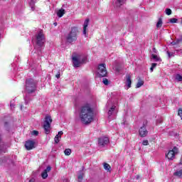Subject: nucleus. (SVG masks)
Wrapping results in <instances>:
<instances>
[{
  "label": "nucleus",
  "mask_w": 182,
  "mask_h": 182,
  "mask_svg": "<svg viewBox=\"0 0 182 182\" xmlns=\"http://www.w3.org/2000/svg\"><path fill=\"white\" fill-rule=\"evenodd\" d=\"M95 113L90 105L85 104L80 108V119L82 124H90L93 122Z\"/></svg>",
  "instance_id": "f257e3e1"
},
{
  "label": "nucleus",
  "mask_w": 182,
  "mask_h": 182,
  "mask_svg": "<svg viewBox=\"0 0 182 182\" xmlns=\"http://www.w3.org/2000/svg\"><path fill=\"white\" fill-rule=\"evenodd\" d=\"M45 42H46V40L45 38V34H43V30H40L39 32L36 34V43L37 46H38L40 52H42L41 48L45 46Z\"/></svg>",
  "instance_id": "f03ea898"
},
{
  "label": "nucleus",
  "mask_w": 182,
  "mask_h": 182,
  "mask_svg": "<svg viewBox=\"0 0 182 182\" xmlns=\"http://www.w3.org/2000/svg\"><path fill=\"white\" fill-rule=\"evenodd\" d=\"M37 83L38 82H36L32 78H29L26 80V90L28 92V95H31V93H34V92H36Z\"/></svg>",
  "instance_id": "7ed1b4c3"
},
{
  "label": "nucleus",
  "mask_w": 182,
  "mask_h": 182,
  "mask_svg": "<svg viewBox=\"0 0 182 182\" xmlns=\"http://www.w3.org/2000/svg\"><path fill=\"white\" fill-rule=\"evenodd\" d=\"M77 27H72L70 33L66 36V41L68 43H73L77 41Z\"/></svg>",
  "instance_id": "20e7f679"
},
{
  "label": "nucleus",
  "mask_w": 182,
  "mask_h": 182,
  "mask_svg": "<svg viewBox=\"0 0 182 182\" xmlns=\"http://www.w3.org/2000/svg\"><path fill=\"white\" fill-rule=\"evenodd\" d=\"M52 117L49 114L46 115L44 124L43 126L46 134H49V133H50V124H52Z\"/></svg>",
  "instance_id": "39448f33"
},
{
  "label": "nucleus",
  "mask_w": 182,
  "mask_h": 182,
  "mask_svg": "<svg viewBox=\"0 0 182 182\" xmlns=\"http://www.w3.org/2000/svg\"><path fill=\"white\" fill-rule=\"evenodd\" d=\"M97 72L99 77H106V76H107V70H106V64H100L98 65Z\"/></svg>",
  "instance_id": "423d86ee"
},
{
  "label": "nucleus",
  "mask_w": 182,
  "mask_h": 182,
  "mask_svg": "<svg viewBox=\"0 0 182 182\" xmlns=\"http://www.w3.org/2000/svg\"><path fill=\"white\" fill-rule=\"evenodd\" d=\"M9 147H11L9 143L5 142L4 141L0 142V156H2V154H5V153H7Z\"/></svg>",
  "instance_id": "0eeeda50"
},
{
  "label": "nucleus",
  "mask_w": 182,
  "mask_h": 182,
  "mask_svg": "<svg viewBox=\"0 0 182 182\" xmlns=\"http://www.w3.org/2000/svg\"><path fill=\"white\" fill-rule=\"evenodd\" d=\"M177 153H178V149L177 146H175L172 150H170L168 152L166 157L168 159V160H173L174 157H176V154H177Z\"/></svg>",
  "instance_id": "6e6552de"
},
{
  "label": "nucleus",
  "mask_w": 182,
  "mask_h": 182,
  "mask_svg": "<svg viewBox=\"0 0 182 182\" xmlns=\"http://www.w3.org/2000/svg\"><path fill=\"white\" fill-rule=\"evenodd\" d=\"M106 144H109V138L108 137H100L98 139V146L100 147H105Z\"/></svg>",
  "instance_id": "1a4fd4ad"
},
{
  "label": "nucleus",
  "mask_w": 182,
  "mask_h": 182,
  "mask_svg": "<svg viewBox=\"0 0 182 182\" xmlns=\"http://www.w3.org/2000/svg\"><path fill=\"white\" fill-rule=\"evenodd\" d=\"M25 147L26 150H32V149H35V141L28 139L25 143Z\"/></svg>",
  "instance_id": "9d476101"
},
{
  "label": "nucleus",
  "mask_w": 182,
  "mask_h": 182,
  "mask_svg": "<svg viewBox=\"0 0 182 182\" xmlns=\"http://www.w3.org/2000/svg\"><path fill=\"white\" fill-rule=\"evenodd\" d=\"M73 65L74 68H79L80 65H82L80 63V57H79V55L73 57Z\"/></svg>",
  "instance_id": "9b49d317"
},
{
  "label": "nucleus",
  "mask_w": 182,
  "mask_h": 182,
  "mask_svg": "<svg viewBox=\"0 0 182 182\" xmlns=\"http://www.w3.org/2000/svg\"><path fill=\"white\" fill-rule=\"evenodd\" d=\"M139 133L141 137H146V136L149 134V131H147V129H146V126L144 124L139 128Z\"/></svg>",
  "instance_id": "f8f14e48"
},
{
  "label": "nucleus",
  "mask_w": 182,
  "mask_h": 182,
  "mask_svg": "<svg viewBox=\"0 0 182 182\" xmlns=\"http://www.w3.org/2000/svg\"><path fill=\"white\" fill-rule=\"evenodd\" d=\"M89 22H90V20L89 18H87L84 21L83 31H82L83 35H86V29H87V26H89Z\"/></svg>",
  "instance_id": "ddd939ff"
},
{
  "label": "nucleus",
  "mask_w": 182,
  "mask_h": 182,
  "mask_svg": "<svg viewBox=\"0 0 182 182\" xmlns=\"http://www.w3.org/2000/svg\"><path fill=\"white\" fill-rule=\"evenodd\" d=\"M83 170H85V166H82V170L79 171L77 178L78 182H82V180H83V177L85 176V173L83 172Z\"/></svg>",
  "instance_id": "4468645a"
},
{
  "label": "nucleus",
  "mask_w": 182,
  "mask_h": 182,
  "mask_svg": "<svg viewBox=\"0 0 182 182\" xmlns=\"http://www.w3.org/2000/svg\"><path fill=\"white\" fill-rule=\"evenodd\" d=\"M125 85L127 86V89H130V87H132V77H130V75H127Z\"/></svg>",
  "instance_id": "2eb2a0df"
},
{
  "label": "nucleus",
  "mask_w": 182,
  "mask_h": 182,
  "mask_svg": "<svg viewBox=\"0 0 182 182\" xmlns=\"http://www.w3.org/2000/svg\"><path fill=\"white\" fill-rule=\"evenodd\" d=\"M126 1L127 0H117L115 1V6H117V8H120L122 5H124V4H126Z\"/></svg>",
  "instance_id": "dca6fc26"
},
{
  "label": "nucleus",
  "mask_w": 182,
  "mask_h": 182,
  "mask_svg": "<svg viewBox=\"0 0 182 182\" xmlns=\"http://www.w3.org/2000/svg\"><path fill=\"white\" fill-rule=\"evenodd\" d=\"M114 112H116V106L114 105V106L111 107L108 111L109 117H110V116H112V114H114Z\"/></svg>",
  "instance_id": "f3484780"
},
{
  "label": "nucleus",
  "mask_w": 182,
  "mask_h": 182,
  "mask_svg": "<svg viewBox=\"0 0 182 182\" xmlns=\"http://www.w3.org/2000/svg\"><path fill=\"white\" fill-rule=\"evenodd\" d=\"M29 5L31 8V11H35V4H36V0H29Z\"/></svg>",
  "instance_id": "a211bd4d"
},
{
  "label": "nucleus",
  "mask_w": 182,
  "mask_h": 182,
  "mask_svg": "<svg viewBox=\"0 0 182 182\" xmlns=\"http://www.w3.org/2000/svg\"><path fill=\"white\" fill-rule=\"evenodd\" d=\"M64 14H65V11L63 9H60L57 11V16H58V18H62Z\"/></svg>",
  "instance_id": "6ab92c4d"
},
{
  "label": "nucleus",
  "mask_w": 182,
  "mask_h": 182,
  "mask_svg": "<svg viewBox=\"0 0 182 182\" xmlns=\"http://www.w3.org/2000/svg\"><path fill=\"white\" fill-rule=\"evenodd\" d=\"M162 26H163V19L161 18H159L156 23V28L157 29H160V28H161Z\"/></svg>",
  "instance_id": "aec40b11"
},
{
  "label": "nucleus",
  "mask_w": 182,
  "mask_h": 182,
  "mask_svg": "<svg viewBox=\"0 0 182 182\" xmlns=\"http://www.w3.org/2000/svg\"><path fill=\"white\" fill-rule=\"evenodd\" d=\"M143 85H144V81L141 80V79L139 78L136 85V89H139V87H141Z\"/></svg>",
  "instance_id": "412c9836"
},
{
  "label": "nucleus",
  "mask_w": 182,
  "mask_h": 182,
  "mask_svg": "<svg viewBox=\"0 0 182 182\" xmlns=\"http://www.w3.org/2000/svg\"><path fill=\"white\" fill-rule=\"evenodd\" d=\"M151 59H154V60H155V62H159V61L161 60V58H160V57H159V56H157V55H154V54H151Z\"/></svg>",
  "instance_id": "4be33fe9"
},
{
  "label": "nucleus",
  "mask_w": 182,
  "mask_h": 182,
  "mask_svg": "<svg viewBox=\"0 0 182 182\" xmlns=\"http://www.w3.org/2000/svg\"><path fill=\"white\" fill-rule=\"evenodd\" d=\"M173 176L176 177H179V178H182V169L180 171H176L175 173H173Z\"/></svg>",
  "instance_id": "5701e85b"
},
{
  "label": "nucleus",
  "mask_w": 182,
  "mask_h": 182,
  "mask_svg": "<svg viewBox=\"0 0 182 182\" xmlns=\"http://www.w3.org/2000/svg\"><path fill=\"white\" fill-rule=\"evenodd\" d=\"M60 139H62V136H59V134H57L55 138H54V140H55V143L56 144H58V143H59V141H60Z\"/></svg>",
  "instance_id": "b1692460"
},
{
  "label": "nucleus",
  "mask_w": 182,
  "mask_h": 182,
  "mask_svg": "<svg viewBox=\"0 0 182 182\" xmlns=\"http://www.w3.org/2000/svg\"><path fill=\"white\" fill-rule=\"evenodd\" d=\"M64 153L65 156H70V154H72V150L70 149H66L64 151Z\"/></svg>",
  "instance_id": "393cba45"
},
{
  "label": "nucleus",
  "mask_w": 182,
  "mask_h": 182,
  "mask_svg": "<svg viewBox=\"0 0 182 182\" xmlns=\"http://www.w3.org/2000/svg\"><path fill=\"white\" fill-rule=\"evenodd\" d=\"M104 168H105V170H106L107 171H110V168H112L110 167V165H109V164L105 163V164H104Z\"/></svg>",
  "instance_id": "a878e982"
},
{
  "label": "nucleus",
  "mask_w": 182,
  "mask_h": 182,
  "mask_svg": "<svg viewBox=\"0 0 182 182\" xmlns=\"http://www.w3.org/2000/svg\"><path fill=\"white\" fill-rule=\"evenodd\" d=\"M176 80L178 81V82H182V75H180V74H176Z\"/></svg>",
  "instance_id": "bb28decb"
},
{
  "label": "nucleus",
  "mask_w": 182,
  "mask_h": 182,
  "mask_svg": "<svg viewBox=\"0 0 182 182\" xmlns=\"http://www.w3.org/2000/svg\"><path fill=\"white\" fill-rule=\"evenodd\" d=\"M6 161H8V158H6V156L0 158V164H2V163H6Z\"/></svg>",
  "instance_id": "cd10ccee"
},
{
  "label": "nucleus",
  "mask_w": 182,
  "mask_h": 182,
  "mask_svg": "<svg viewBox=\"0 0 182 182\" xmlns=\"http://www.w3.org/2000/svg\"><path fill=\"white\" fill-rule=\"evenodd\" d=\"M41 177L43 178V180H46V178H48V172L43 171V172L41 173Z\"/></svg>",
  "instance_id": "c85d7f7f"
},
{
  "label": "nucleus",
  "mask_w": 182,
  "mask_h": 182,
  "mask_svg": "<svg viewBox=\"0 0 182 182\" xmlns=\"http://www.w3.org/2000/svg\"><path fill=\"white\" fill-rule=\"evenodd\" d=\"M24 100H25L26 105H28V103H29V102H31V98H29L28 95H26V97H24Z\"/></svg>",
  "instance_id": "c756f323"
},
{
  "label": "nucleus",
  "mask_w": 182,
  "mask_h": 182,
  "mask_svg": "<svg viewBox=\"0 0 182 182\" xmlns=\"http://www.w3.org/2000/svg\"><path fill=\"white\" fill-rule=\"evenodd\" d=\"M178 19L173 18H170L168 20V21L170 22V23H177Z\"/></svg>",
  "instance_id": "7c9ffc66"
},
{
  "label": "nucleus",
  "mask_w": 182,
  "mask_h": 182,
  "mask_svg": "<svg viewBox=\"0 0 182 182\" xmlns=\"http://www.w3.org/2000/svg\"><path fill=\"white\" fill-rule=\"evenodd\" d=\"M165 13L166 15H171V14H173V11H171L170 9H166L165 10Z\"/></svg>",
  "instance_id": "2f4dec72"
},
{
  "label": "nucleus",
  "mask_w": 182,
  "mask_h": 182,
  "mask_svg": "<svg viewBox=\"0 0 182 182\" xmlns=\"http://www.w3.org/2000/svg\"><path fill=\"white\" fill-rule=\"evenodd\" d=\"M102 83H104V85L107 86V85H109V80H107V78H103Z\"/></svg>",
  "instance_id": "473e14b6"
},
{
  "label": "nucleus",
  "mask_w": 182,
  "mask_h": 182,
  "mask_svg": "<svg viewBox=\"0 0 182 182\" xmlns=\"http://www.w3.org/2000/svg\"><path fill=\"white\" fill-rule=\"evenodd\" d=\"M87 60V57H84L82 58H80V63H86V61Z\"/></svg>",
  "instance_id": "72a5a7b5"
},
{
  "label": "nucleus",
  "mask_w": 182,
  "mask_h": 182,
  "mask_svg": "<svg viewBox=\"0 0 182 182\" xmlns=\"http://www.w3.org/2000/svg\"><path fill=\"white\" fill-rule=\"evenodd\" d=\"M32 136H38L39 134V132L34 130L31 133Z\"/></svg>",
  "instance_id": "f704fd0d"
},
{
  "label": "nucleus",
  "mask_w": 182,
  "mask_h": 182,
  "mask_svg": "<svg viewBox=\"0 0 182 182\" xmlns=\"http://www.w3.org/2000/svg\"><path fill=\"white\" fill-rule=\"evenodd\" d=\"M178 43H179L178 40L176 39V41H172V42L171 43V45H173V46H174V45H178Z\"/></svg>",
  "instance_id": "c9c22d12"
},
{
  "label": "nucleus",
  "mask_w": 182,
  "mask_h": 182,
  "mask_svg": "<svg viewBox=\"0 0 182 182\" xmlns=\"http://www.w3.org/2000/svg\"><path fill=\"white\" fill-rule=\"evenodd\" d=\"M166 53H167L168 58H173V56H174V53H170L169 51H167Z\"/></svg>",
  "instance_id": "e433bc0d"
},
{
  "label": "nucleus",
  "mask_w": 182,
  "mask_h": 182,
  "mask_svg": "<svg viewBox=\"0 0 182 182\" xmlns=\"http://www.w3.org/2000/svg\"><path fill=\"white\" fill-rule=\"evenodd\" d=\"M143 146H149V141L148 140H144L142 141Z\"/></svg>",
  "instance_id": "4c0bfd02"
},
{
  "label": "nucleus",
  "mask_w": 182,
  "mask_h": 182,
  "mask_svg": "<svg viewBox=\"0 0 182 182\" xmlns=\"http://www.w3.org/2000/svg\"><path fill=\"white\" fill-rule=\"evenodd\" d=\"M51 167L50 166H47V168L44 170V171H46V173H49V171H50L51 170Z\"/></svg>",
  "instance_id": "58836bf2"
},
{
  "label": "nucleus",
  "mask_w": 182,
  "mask_h": 182,
  "mask_svg": "<svg viewBox=\"0 0 182 182\" xmlns=\"http://www.w3.org/2000/svg\"><path fill=\"white\" fill-rule=\"evenodd\" d=\"M55 77H57V79H59L60 77V70H59L55 75Z\"/></svg>",
  "instance_id": "ea45409f"
},
{
  "label": "nucleus",
  "mask_w": 182,
  "mask_h": 182,
  "mask_svg": "<svg viewBox=\"0 0 182 182\" xmlns=\"http://www.w3.org/2000/svg\"><path fill=\"white\" fill-rule=\"evenodd\" d=\"M10 107L11 109H15V105H14V103H12V102H10Z\"/></svg>",
  "instance_id": "a19ab883"
},
{
  "label": "nucleus",
  "mask_w": 182,
  "mask_h": 182,
  "mask_svg": "<svg viewBox=\"0 0 182 182\" xmlns=\"http://www.w3.org/2000/svg\"><path fill=\"white\" fill-rule=\"evenodd\" d=\"M161 123H163V120L162 119H157L156 120V124H160Z\"/></svg>",
  "instance_id": "79ce46f5"
},
{
  "label": "nucleus",
  "mask_w": 182,
  "mask_h": 182,
  "mask_svg": "<svg viewBox=\"0 0 182 182\" xmlns=\"http://www.w3.org/2000/svg\"><path fill=\"white\" fill-rule=\"evenodd\" d=\"M178 39V42H179V43H181V42H182V35H181L179 36V38H177Z\"/></svg>",
  "instance_id": "37998d69"
},
{
  "label": "nucleus",
  "mask_w": 182,
  "mask_h": 182,
  "mask_svg": "<svg viewBox=\"0 0 182 182\" xmlns=\"http://www.w3.org/2000/svg\"><path fill=\"white\" fill-rule=\"evenodd\" d=\"M156 66H157V63H153L151 64V68H152L153 69H154V68H156Z\"/></svg>",
  "instance_id": "c03bdc74"
},
{
  "label": "nucleus",
  "mask_w": 182,
  "mask_h": 182,
  "mask_svg": "<svg viewBox=\"0 0 182 182\" xmlns=\"http://www.w3.org/2000/svg\"><path fill=\"white\" fill-rule=\"evenodd\" d=\"M115 70H116L117 72H120V68H119V67H115Z\"/></svg>",
  "instance_id": "a18cd8bd"
},
{
  "label": "nucleus",
  "mask_w": 182,
  "mask_h": 182,
  "mask_svg": "<svg viewBox=\"0 0 182 182\" xmlns=\"http://www.w3.org/2000/svg\"><path fill=\"white\" fill-rule=\"evenodd\" d=\"M58 136H62L63 134V132H62V131H60V132H58Z\"/></svg>",
  "instance_id": "49530a36"
},
{
  "label": "nucleus",
  "mask_w": 182,
  "mask_h": 182,
  "mask_svg": "<svg viewBox=\"0 0 182 182\" xmlns=\"http://www.w3.org/2000/svg\"><path fill=\"white\" fill-rule=\"evenodd\" d=\"M152 50H153L154 53H157V50L156 49V48H154L152 49Z\"/></svg>",
  "instance_id": "de8ad7c7"
},
{
  "label": "nucleus",
  "mask_w": 182,
  "mask_h": 182,
  "mask_svg": "<svg viewBox=\"0 0 182 182\" xmlns=\"http://www.w3.org/2000/svg\"><path fill=\"white\" fill-rule=\"evenodd\" d=\"M4 141V140L2 139V134H0V143Z\"/></svg>",
  "instance_id": "09e8293b"
},
{
  "label": "nucleus",
  "mask_w": 182,
  "mask_h": 182,
  "mask_svg": "<svg viewBox=\"0 0 182 182\" xmlns=\"http://www.w3.org/2000/svg\"><path fill=\"white\" fill-rule=\"evenodd\" d=\"M150 70L151 72H153V70H154V68H153V67H151Z\"/></svg>",
  "instance_id": "8fccbe9b"
},
{
  "label": "nucleus",
  "mask_w": 182,
  "mask_h": 182,
  "mask_svg": "<svg viewBox=\"0 0 182 182\" xmlns=\"http://www.w3.org/2000/svg\"><path fill=\"white\" fill-rule=\"evenodd\" d=\"M53 25H54V26H58V23L55 22L53 23Z\"/></svg>",
  "instance_id": "3c124183"
},
{
  "label": "nucleus",
  "mask_w": 182,
  "mask_h": 182,
  "mask_svg": "<svg viewBox=\"0 0 182 182\" xmlns=\"http://www.w3.org/2000/svg\"><path fill=\"white\" fill-rule=\"evenodd\" d=\"M21 109H22V105L21 106Z\"/></svg>",
  "instance_id": "603ef678"
}]
</instances>
